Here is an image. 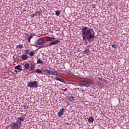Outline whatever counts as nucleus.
<instances>
[{
  "mask_svg": "<svg viewBox=\"0 0 129 129\" xmlns=\"http://www.w3.org/2000/svg\"><path fill=\"white\" fill-rule=\"evenodd\" d=\"M64 112H65V109L61 108L57 114L58 117L62 116V115H63L64 114Z\"/></svg>",
  "mask_w": 129,
  "mask_h": 129,
  "instance_id": "6e6552de",
  "label": "nucleus"
},
{
  "mask_svg": "<svg viewBox=\"0 0 129 129\" xmlns=\"http://www.w3.org/2000/svg\"><path fill=\"white\" fill-rule=\"evenodd\" d=\"M35 70V66L31 64L30 66V71H33V70Z\"/></svg>",
  "mask_w": 129,
  "mask_h": 129,
  "instance_id": "412c9836",
  "label": "nucleus"
},
{
  "mask_svg": "<svg viewBox=\"0 0 129 129\" xmlns=\"http://www.w3.org/2000/svg\"><path fill=\"white\" fill-rule=\"evenodd\" d=\"M35 72L36 73H38L39 74H43V72L42 71V70L39 69H36L35 70Z\"/></svg>",
  "mask_w": 129,
  "mask_h": 129,
  "instance_id": "4468645a",
  "label": "nucleus"
},
{
  "mask_svg": "<svg viewBox=\"0 0 129 129\" xmlns=\"http://www.w3.org/2000/svg\"><path fill=\"white\" fill-rule=\"evenodd\" d=\"M84 54H85V55H87L88 56L90 54V50H89V49H85L84 51Z\"/></svg>",
  "mask_w": 129,
  "mask_h": 129,
  "instance_id": "9b49d317",
  "label": "nucleus"
},
{
  "mask_svg": "<svg viewBox=\"0 0 129 129\" xmlns=\"http://www.w3.org/2000/svg\"><path fill=\"white\" fill-rule=\"evenodd\" d=\"M46 43L47 42H50L47 46H53V45H57L60 43V40H54L56 38L54 37H46Z\"/></svg>",
  "mask_w": 129,
  "mask_h": 129,
  "instance_id": "7ed1b4c3",
  "label": "nucleus"
},
{
  "mask_svg": "<svg viewBox=\"0 0 129 129\" xmlns=\"http://www.w3.org/2000/svg\"><path fill=\"white\" fill-rule=\"evenodd\" d=\"M23 109L26 110L29 108V106L27 105V104H24L23 106Z\"/></svg>",
  "mask_w": 129,
  "mask_h": 129,
  "instance_id": "aec40b11",
  "label": "nucleus"
},
{
  "mask_svg": "<svg viewBox=\"0 0 129 129\" xmlns=\"http://www.w3.org/2000/svg\"><path fill=\"white\" fill-rule=\"evenodd\" d=\"M27 86L28 87L36 88L38 87V83H37V81L29 82L27 83Z\"/></svg>",
  "mask_w": 129,
  "mask_h": 129,
  "instance_id": "20e7f679",
  "label": "nucleus"
},
{
  "mask_svg": "<svg viewBox=\"0 0 129 129\" xmlns=\"http://www.w3.org/2000/svg\"><path fill=\"white\" fill-rule=\"evenodd\" d=\"M25 54H28V53H29L30 52V50L29 49H26L25 50Z\"/></svg>",
  "mask_w": 129,
  "mask_h": 129,
  "instance_id": "a878e982",
  "label": "nucleus"
},
{
  "mask_svg": "<svg viewBox=\"0 0 129 129\" xmlns=\"http://www.w3.org/2000/svg\"><path fill=\"white\" fill-rule=\"evenodd\" d=\"M55 80H56V81H60L62 83H66V81H65V80H64V78L62 77H58L57 76H56L55 78Z\"/></svg>",
  "mask_w": 129,
  "mask_h": 129,
  "instance_id": "423d86ee",
  "label": "nucleus"
},
{
  "mask_svg": "<svg viewBox=\"0 0 129 129\" xmlns=\"http://www.w3.org/2000/svg\"><path fill=\"white\" fill-rule=\"evenodd\" d=\"M80 85L81 86H83L84 87H89L90 84L86 81H82L80 83Z\"/></svg>",
  "mask_w": 129,
  "mask_h": 129,
  "instance_id": "39448f33",
  "label": "nucleus"
},
{
  "mask_svg": "<svg viewBox=\"0 0 129 129\" xmlns=\"http://www.w3.org/2000/svg\"><path fill=\"white\" fill-rule=\"evenodd\" d=\"M22 68L20 64L15 67V69H16L17 70H19V71H23V69Z\"/></svg>",
  "mask_w": 129,
  "mask_h": 129,
  "instance_id": "9d476101",
  "label": "nucleus"
},
{
  "mask_svg": "<svg viewBox=\"0 0 129 129\" xmlns=\"http://www.w3.org/2000/svg\"><path fill=\"white\" fill-rule=\"evenodd\" d=\"M52 75H58V72L56 71H53L52 73Z\"/></svg>",
  "mask_w": 129,
  "mask_h": 129,
  "instance_id": "b1692460",
  "label": "nucleus"
},
{
  "mask_svg": "<svg viewBox=\"0 0 129 129\" xmlns=\"http://www.w3.org/2000/svg\"><path fill=\"white\" fill-rule=\"evenodd\" d=\"M24 66L25 69H29V68H30V64L28 63H25Z\"/></svg>",
  "mask_w": 129,
  "mask_h": 129,
  "instance_id": "dca6fc26",
  "label": "nucleus"
},
{
  "mask_svg": "<svg viewBox=\"0 0 129 129\" xmlns=\"http://www.w3.org/2000/svg\"><path fill=\"white\" fill-rule=\"evenodd\" d=\"M14 72H16L17 73H18V71L15 70H14Z\"/></svg>",
  "mask_w": 129,
  "mask_h": 129,
  "instance_id": "7c9ffc66",
  "label": "nucleus"
},
{
  "mask_svg": "<svg viewBox=\"0 0 129 129\" xmlns=\"http://www.w3.org/2000/svg\"><path fill=\"white\" fill-rule=\"evenodd\" d=\"M36 45H37V46H40V45L44 46V45H45V42L42 39H39L36 42Z\"/></svg>",
  "mask_w": 129,
  "mask_h": 129,
  "instance_id": "0eeeda50",
  "label": "nucleus"
},
{
  "mask_svg": "<svg viewBox=\"0 0 129 129\" xmlns=\"http://www.w3.org/2000/svg\"><path fill=\"white\" fill-rule=\"evenodd\" d=\"M23 48V45L19 44L16 46V49H22Z\"/></svg>",
  "mask_w": 129,
  "mask_h": 129,
  "instance_id": "f3484780",
  "label": "nucleus"
},
{
  "mask_svg": "<svg viewBox=\"0 0 129 129\" xmlns=\"http://www.w3.org/2000/svg\"><path fill=\"white\" fill-rule=\"evenodd\" d=\"M111 47H112V48H114L115 49H117V46H116V44H112Z\"/></svg>",
  "mask_w": 129,
  "mask_h": 129,
  "instance_id": "393cba45",
  "label": "nucleus"
},
{
  "mask_svg": "<svg viewBox=\"0 0 129 129\" xmlns=\"http://www.w3.org/2000/svg\"><path fill=\"white\" fill-rule=\"evenodd\" d=\"M25 118L23 117H20L17 118L16 122H13L11 124V129H20L22 126V121H24Z\"/></svg>",
  "mask_w": 129,
  "mask_h": 129,
  "instance_id": "f03ea898",
  "label": "nucleus"
},
{
  "mask_svg": "<svg viewBox=\"0 0 129 129\" xmlns=\"http://www.w3.org/2000/svg\"><path fill=\"white\" fill-rule=\"evenodd\" d=\"M99 80H101V81H103V82H106V80L105 79H103L101 78H98Z\"/></svg>",
  "mask_w": 129,
  "mask_h": 129,
  "instance_id": "5701e85b",
  "label": "nucleus"
},
{
  "mask_svg": "<svg viewBox=\"0 0 129 129\" xmlns=\"http://www.w3.org/2000/svg\"><path fill=\"white\" fill-rule=\"evenodd\" d=\"M37 59H38L37 64H44V62L42 61V60L38 58V57H37Z\"/></svg>",
  "mask_w": 129,
  "mask_h": 129,
  "instance_id": "2eb2a0df",
  "label": "nucleus"
},
{
  "mask_svg": "<svg viewBox=\"0 0 129 129\" xmlns=\"http://www.w3.org/2000/svg\"><path fill=\"white\" fill-rule=\"evenodd\" d=\"M32 38H33V36H32V35H29V37L27 39L28 43H31V39H32Z\"/></svg>",
  "mask_w": 129,
  "mask_h": 129,
  "instance_id": "a211bd4d",
  "label": "nucleus"
},
{
  "mask_svg": "<svg viewBox=\"0 0 129 129\" xmlns=\"http://www.w3.org/2000/svg\"><path fill=\"white\" fill-rule=\"evenodd\" d=\"M44 72H45V73H47V74H48L49 75H53V72L52 71H50L49 70H44Z\"/></svg>",
  "mask_w": 129,
  "mask_h": 129,
  "instance_id": "1a4fd4ad",
  "label": "nucleus"
},
{
  "mask_svg": "<svg viewBox=\"0 0 129 129\" xmlns=\"http://www.w3.org/2000/svg\"><path fill=\"white\" fill-rule=\"evenodd\" d=\"M82 36L84 41L86 39L88 42H91L92 39L95 38V32L93 29H88V27H84L82 28Z\"/></svg>",
  "mask_w": 129,
  "mask_h": 129,
  "instance_id": "f257e3e1",
  "label": "nucleus"
},
{
  "mask_svg": "<svg viewBox=\"0 0 129 129\" xmlns=\"http://www.w3.org/2000/svg\"><path fill=\"white\" fill-rule=\"evenodd\" d=\"M97 84H100V81L98 82Z\"/></svg>",
  "mask_w": 129,
  "mask_h": 129,
  "instance_id": "c756f323",
  "label": "nucleus"
},
{
  "mask_svg": "<svg viewBox=\"0 0 129 129\" xmlns=\"http://www.w3.org/2000/svg\"><path fill=\"white\" fill-rule=\"evenodd\" d=\"M29 55L31 57H33V56L35 55V52L34 51H31L30 52H29Z\"/></svg>",
  "mask_w": 129,
  "mask_h": 129,
  "instance_id": "6ab92c4d",
  "label": "nucleus"
},
{
  "mask_svg": "<svg viewBox=\"0 0 129 129\" xmlns=\"http://www.w3.org/2000/svg\"><path fill=\"white\" fill-rule=\"evenodd\" d=\"M35 15L38 17H40L41 16V13L40 12H36Z\"/></svg>",
  "mask_w": 129,
  "mask_h": 129,
  "instance_id": "4be33fe9",
  "label": "nucleus"
},
{
  "mask_svg": "<svg viewBox=\"0 0 129 129\" xmlns=\"http://www.w3.org/2000/svg\"><path fill=\"white\" fill-rule=\"evenodd\" d=\"M88 119V122H93V121H94V118H93V117H91L89 118H87Z\"/></svg>",
  "mask_w": 129,
  "mask_h": 129,
  "instance_id": "f8f14e48",
  "label": "nucleus"
},
{
  "mask_svg": "<svg viewBox=\"0 0 129 129\" xmlns=\"http://www.w3.org/2000/svg\"><path fill=\"white\" fill-rule=\"evenodd\" d=\"M50 33H53V31H51V32H50Z\"/></svg>",
  "mask_w": 129,
  "mask_h": 129,
  "instance_id": "2f4dec72",
  "label": "nucleus"
},
{
  "mask_svg": "<svg viewBox=\"0 0 129 129\" xmlns=\"http://www.w3.org/2000/svg\"><path fill=\"white\" fill-rule=\"evenodd\" d=\"M62 91H67V90H68V89L66 88L64 89H62Z\"/></svg>",
  "mask_w": 129,
  "mask_h": 129,
  "instance_id": "cd10ccee",
  "label": "nucleus"
},
{
  "mask_svg": "<svg viewBox=\"0 0 129 129\" xmlns=\"http://www.w3.org/2000/svg\"><path fill=\"white\" fill-rule=\"evenodd\" d=\"M27 58L28 56L26 54H23L21 56V59H22V60H27Z\"/></svg>",
  "mask_w": 129,
  "mask_h": 129,
  "instance_id": "ddd939ff",
  "label": "nucleus"
},
{
  "mask_svg": "<svg viewBox=\"0 0 129 129\" xmlns=\"http://www.w3.org/2000/svg\"><path fill=\"white\" fill-rule=\"evenodd\" d=\"M55 15H56V16H59V15H60V12L55 11Z\"/></svg>",
  "mask_w": 129,
  "mask_h": 129,
  "instance_id": "bb28decb",
  "label": "nucleus"
},
{
  "mask_svg": "<svg viewBox=\"0 0 129 129\" xmlns=\"http://www.w3.org/2000/svg\"><path fill=\"white\" fill-rule=\"evenodd\" d=\"M70 98L74 100V97H73V96H71Z\"/></svg>",
  "mask_w": 129,
  "mask_h": 129,
  "instance_id": "c85d7f7f",
  "label": "nucleus"
}]
</instances>
